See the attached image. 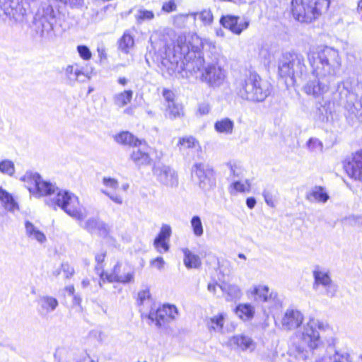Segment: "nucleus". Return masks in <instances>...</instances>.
Wrapping results in <instances>:
<instances>
[{
	"mask_svg": "<svg viewBox=\"0 0 362 362\" xmlns=\"http://www.w3.org/2000/svg\"><path fill=\"white\" fill-rule=\"evenodd\" d=\"M0 171L8 175H12L15 172L13 163L8 160L1 161L0 163Z\"/></svg>",
	"mask_w": 362,
	"mask_h": 362,
	"instance_id": "49530a36",
	"label": "nucleus"
},
{
	"mask_svg": "<svg viewBox=\"0 0 362 362\" xmlns=\"http://www.w3.org/2000/svg\"><path fill=\"white\" fill-rule=\"evenodd\" d=\"M54 18L52 6L47 5L38 9L35 16V23H50Z\"/></svg>",
	"mask_w": 362,
	"mask_h": 362,
	"instance_id": "bb28decb",
	"label": "nucleus"
},
{
	"mask_svg": "<svg viewBox=\"0 0 362 362\" xmlns=\"http://www.w3.org/2000/svg\"><path fill=\"white\" fill-rule=\"evenodd\" d=\"M84 0H66L65 4H68L71 7H77L82 6Z\"/></svg>",
	"mask_w": 362,
	"mask_h": 362,
	"instance_id": "338daca9",
	"label": "nucleus"
},
{
	"mask_svg": "<svg viewBox=\"0 0 362 362\" xmlns=\"http://www.w3.org/2000/svg\"><path fill=\"white\" fill-rule=\"evenodd\" d=\"M27 8L19 0H0V18L4 21L23 22Z\"/></svg>",
	"mask_w": 362,
	"mask_h": 362,
	"instance_id": "1a4fd4ad",
	"label": "nucleus"
},
{
	"mask_svg": "<svg viewBox=\"0 0 362 362\" xmlns=\"http://www.w3.org/2000/svg\"><path fill=\"white\" fill-rule=\"evenodd\" d=\"M325 325L323 322L315 318H310L303 331L298 333L300 344L296 347L297 351L303 354L305 357L307 349L313 350L317 349L321 343L320 334L317 330L324 329Z\"/></svg>",
	"mask_w": 362,
	"mask_h": 362,
	"instance_id": "39448f33",
	"label": "nucleus"
},
{
	"mask_svg": "<svg viewBox=\"0 0 362 362\" xmlns=\"http://www.w3.org/2000/svg\"><path fill=\"white\" fill-rule=\"evenodd\" d=\"M81 227L90 233H97L98 235L106 237L110 232V227L99 218H90L83 223Z\"/></svg>",
	"mask_w": 362,
	"mask_h": 362,
	"instance_id": "a211bd4d",
	"label": "nucleus"
},
{
	"mask_svg": "<svg viewBox=\"0 0 362 362\" xmlns=\"http://www.w3.org/2000/svg\"><path fill=\"white\" fill-rule=\"evenodd\" d=\"M177 146L180 152H185L188 149H199L200 146L199 141L193 136H184L179 138Z\"/></svg>",
	"mask_w": 362,
	"mask_h": 362,
	"instance_id": "7c9ffc66",
	"label": "nucleus"
},
{
	"mask_svg": "<svg viewBox=\"0 0 362 362\" xmlns=\"http://www.w3.org/2000/svg\"><path fill=\"white\" fill-rule=\"evenodd\" d=\"M165 117L175 119L176 118L182 117L184 115L183 107L181 104L177 103H173L166 104Z\"/></svg>",
	"mask_w": 362,
	"mask_h": 362,
	"instance_id": "c9c22d12",
	"label": "nucleus"
},
{
	"mask_svg": "<svg viewBox=\"0 0 362 362\" xmlns=\"http://www.w3.org/2000/svg\"><path fill=\"white\" fill-rule=\"evenodd\" d=\"M171 228L168 225H163L161 227L160 231L158 235L156 238V243L160 240H167L170 238L171 235Z\"/></svg>",
	"mask_w": 362,
	"mask_h": 362,
	"instance_id": "de8ad7c7",
	"label": "nucleus"
},
{
	"mask_svg": "<svg viewBox=\"0 0 362 362\" xmlns=\"http://www.w3.org/2000/svg\"><path fill=\"white\" fill-rule=\"evenodd\" d=\"M333 81L326 77L315 73L313 69L309 79L303 86L304 92L314 98H320L327 93L330 87V84Z\"/></svg>",
	"mask_w": 362,
	"mask_h": 362,
	"instance_id": "9d476101",
	"label": "nucleus"
},
{
	"mask_svg": "<svg viewBox=\"0 0 362 362\" xmlns=\"http://www.w3.org/2000/svg\"><path fill=\"white\" fill-rule=\"evenodd\" d=\"M0 202L5 209L9 211L13 212L19 209L18 204L12 195L1 187H0Z\"/></svg>",
	"mask_w": 362,
	"mask_h": 362,
	"instance_id": "a878e982",
	"label": "nucleus"
},
{
	"mask_svg": "<svg viewBox=\"0 0 362 362\" xmlns=\"http://www.w3.org/2000/svg\"><path fill=\"white\" fill-rule=\"evenodd\" d=\"M131 158L138 165H148L151 162L149 155L140 149L134 151L131 154Z\"/></svg>",
	"mask_w": 362,
	"mask_h": 362,
	"instance_id": "a19ab883",
	"label": "nucleus"
},
{
	"mask_svg": "<svg viewBox=\"0 0 362 362\" xmlns=\"http://www.w3.org/2000/svg\"><path fill=\"white\" fill-rule=\"evenodd\" d=\"M235 313L241 319L247 320L253 317L255 309L250 304H240L236 308Z\"/></svg>",
	"mask_w": 362,
	"mask_h": 362,
	"instance_id": "58836bf2",
	"label": "nucleus"
},
{
	"mask_svg": "<svg viewBox=\"0 0 362 362\" xmlns=\"http://www.w3.org/2000/svg\"><path fill=\"white\" fill-rule=\"evenodd\" d=\"M192 175L202 191L209 192L216 187L215 173L208 165L202 163L194 164L192 167Z\"/></svg>",
	"mask_w": 362,
	"mask_h": 362,
	"instance_id": "6e6552de",
	"label": "nucleus"
},
{
	"mask_svg": "<svg viewBox=\"0 0 362 362\" xmlns=\"http://www.w3.org/2000/svg\"><path fill=\"white\" fill-rule=\"evenodd\" d=\"M61 269L66 279H71L75 273L74 268L68 262H62Z\"/></svg>",
	"mask_w": 362,
	"mask_h": 362,
	"instance_id": "3c124183",
	"label": "nucleus"
},
{
	"mask_svg": "<svg viewBox=\"0 0 362 362\" xmlns=\"http://www.w3.org/2000/svg\"><path fill=\"white\" fill-rule=\"evenodd\" d=\"M305 198L310 202H317L325 203L327 202L329 197L324 190L323 187L315 186L306 194Z\"/></svg>",
	"mask_w": 362,
	"mask_h": 362,
	"instance_id": "b1692460",
	"label": "nucleus"
},
{
	"mask_svg": "<svg viewBox=\"0 0 362 362\" xmlns=\"http://www.w3.org/2000/svg\"><path fill=\"white\" fill-rule=\"evenodd\" d=\"M262 195L264 197V201L268 206L270 207H275V204L273 200L272 194L267 189H264L262 192Z\"/></svg>",
	"mask_w": 362,
	"mask_h": 362,
	"instance_id": "13d9d810",
	"label": "nucleus"
},
{
	"mask_svg": "<svg viewBox=\"0 0 362 362\" xmlns=\"http://www.w3.org/2000/svg\"><path fill=\"white\" fill-rule=\"evenodd\" d=\"M164 264V259L161 257H158L157 258L151 261V265L154 267H156L160 270L163 268Z\"/></svg>",
	"mask_w": 362,
	"mask_h": 362,
	"instance_id": "69168bd1",
	"label": "nucleus"
},
{
	"mask_svg": "<svg viewBox=\"0 0 362 362\" xmlns=\"http://www.w3.org/2000/svg\"><path fill=\"white\" fill-rule=\"evenodd\" d=\"M182 252L184 253V264L188 269L199 268L202 262L199 257L192 253L189 249L183 248Z\"/></svg>",
	"mask_w": 362,
	"mask_h": 362,
	"instance_id": "473e14b6",
	"label": "nucleus"
},
{
	"mask_svg": "<svg viewBox=\"0 0 362 362\" xmlns=\"http://www.w3.org/2000/svg\"><path fill=\"white\" fill-rule=\"evenodd\" d=\"M179 18L180 21H200L203 23H212L214 20V16L210 9H204L197 13L181 14Z\"/></svg>",
	"mask_w": 362,
	"mask_h": 362,
	"instance_id": "5701e85b",
	"label": "nucleus"
},
{
	"mask_svg": "<svg viewBox=\"0 0 362 362\" xmlns=\"http://www.w3.org/2000/svg\"><path fill=\"white\" fill-rule=\"evenodd\" d=\"M163 96L166 102V104L175 103V100H174L175 94L172 90H168V89H163Z\"/></svg>",
	"mask_w": 362,
	"mask_h": 362,
	"instance_id": "052dcab7",
	"label": "nucleus"
},
{
	"mask_svg": "<svg viewBox=\"0 0 362 362\" xmlns=\"http://www.w3.org/2000/svg\"><path fill=\"white\" fill-rule=\"evenodd\" d=\"M233 187L234 189H235L237 192H249L250 189V183L249 182L248 180H245V182L235 181L233 183Z\"/></svg>",
	"mask_w": 362,
	"mask_h": 362,
	"instance_id": "8fccbe9b",
	"label": "nucleus"
},
{
	"mask_svg": "<svg viewBox=\"0 0 362 362\" xmlns=\"http://www.w3.org/2000/svg\"><path fill=\"white\" fill-rule=\"evenodd\" d=\"M276 52V47L265 44L261 47L259 56L263 60L264 64L269 65L274 59Z\"/></svg>",
	"mask_w": 362,
	"mask_h": 362,
	"instance_id": "c756f323",
	"label": "nucleus"
},
{
	"mask_svg": "<svg viewBox=\"0 0 362 362\" xmlns=\"http://www.w3.org/2000/svg\"><path fill=\"white\" fill-rule=\"evenodd\" d=\"M320 362H352L350 354L345 351H338L329 347Z\"/></svg>",
	"mask_w": 362,
	"mask_h": 362,
	"instance_id": "412c9836",
	"label": "nucleus"
},
{
	"mask_svg": "<svg viewBox=\"0 0 362 362\" xmlns=\"http://www.w3.org/2000/svg\"><path fill=\"white\" fill-rule=\"evenodd\" d=\"M37 311L41 315H47L56 310L59 306L58 300L49 295L40 296L37 299Z\"/></svg>",
	"mask_w": 362,
	"mask_h": 362,
	"instance_id": "6ab92c4d",
	"label": "nucleus"
},
{
	"mask_svg": "<svg viewBox=\"0 0 362 362\" xmlns=\"http://www.w3.org/2000/svg\"><path fill=\"white\" fill-rule=\"evenodd\" d=\"M153 244L159 252H168L169 250V245L166 240H160L156 243V240H154Z\"/></svg>",
	"mask_w": 362,
	"mask_h": 362,
	"instance_id": "4d7b16f0",
	"label": "nucleus"
},
{
	"mask_svg": "<svg viewBox=\"0 0 362 362\" xmlns=\"http://www.w3.org/2000/svg\"><path fill=\"white\" fill-rule=\"evenodd\" d=\"M178 315L177 308L173 305H163L159 308H151L148 318L158 327L175 319Z\"/></svg>",
	"mask_w": 362,
	"mask_h": 362,
	"instance_id": "f8f14e48",
	"label": "nucleus"
},
{
	"mask_svg": "<svg viewBox=\"0 0 362 362\" xmlns=\"http://www.w3.org/2000/svg\"><path fill=\"white\" fill-rule=\"evenodd\" d=\"M30 183L28 189L30 193L37 197L46 196V204L54 208L60 207L68 215L81 222L86 217L87 214L78 207V198L68 191L57 187L50 182L45 181L37 173H26L22 178Z\"/></svg>",
	"mask_w": 362,
	"mask_h": 362,
	"instance_id": "f03ea898",
	"label": "nucleus"
},
{
	"mask_svg": "<svg viewBox=\"0 0 362 362\" xmlns=\"http://www.w3.org/2000/svg\"><path fill=\"white\" fill-rule=\"evenodd\" d=\"M222 57L221 48L214 42L187 33L179 35L172 45L165 47L162 64L169 71L196 73L206 62L201 79L210 87L218 88L226 78V71L219 64Z\"/></svg>",
	"mask_w": 362,
	"mask_h": 362,
	"instance_id": "f257e3e1",
	"label": "nucleus"
},
{
	"mask_svg": "<svg viewBox=\"0 0 362 362\" xmlns=\"http://www.w3.org/2000/svg\"><path fill=\"white\" fill-rule=\"evenodd\" d=\"M101 192L105 194L106 196H107L112 202H114L115 203L117 204H122V198L118 195V194H110V192H108L106 190H103L102 189Z\"/></svg>",
	"mask_w": 362,
	"mask_h": 362,
	"instance_id": "e2e57ef3",
	"label": "nucleus"
},
{
	"mask_svg": "<svg viewBox=\"0 0 362 362\" xmlns=\"http://www.w3.org/2000/svg\"><path fill=\"white\" fill-rule=\"evenodd\" d=\"M152 172L160 185L168 188H175L178 186L177 173L171 167L163 164L154 165Z\"/></svg>",
	"mask_w": 362,
	"mask_h": 362,
	"instance_id": "4468645a",
	"label": "nucleus"
},
{
	"mask_svg": "<svg viewBox=\"0 0 362 362\" xmlns=\"http://www.w3.org/2000/svg\"><path fill=\"white\" fill-rule=\"evenodd\" d=\"M303 314L295 309H287L281 319V325L284 329L293 330L303 323Z\"/></svg>",
	"mask_w": 362,
	"mask_h": 362,
	"instance_id": "dca6fc26",
	"label": "nucleus"
},
{
	"mask_svg": "<svg viewBox=\"0 0 362 362\" xmlns=\"http://www.w3.org/2000/svg\"><path fill=\"white\" fill-rule=\"evenodd\" d=\"M249 24H221L222 28L216 29V35L220 37L227 36L228 33L239 35L247 28Z\"/></svg>",
	"mask_w": 362,
	"mask_h": 362,
	"instance_id": "393cba45",
	"label": "nucleus"
},
{
	"mask_svg": "<svg viewBox=\"0 0 362 362\" xmlns=\"http://www.w3.org/2000/svg\"><path fill=\"white\" fill-rule=\"evenodd\" d=\"M133 91L131 90H124L114 96V103L119 107H124L132 100Z\"/></svg>",
	"mask_w": 362,
	"mask_h": 362,
	"instance_id": "ea45409f",
	"label": "nucleus"
},
{
	"mask_svg": "<svg viewBox=\"0 0 362 362\" xmlns=\"http://www.w3.org/2000/svg\"><path fill=\"white\" fill-rule=\"evenodd\" d=\"M211 110V105L209 103L203 102L199 104L198 109H197V113L199 114V115H206L209 113Z\"/></svg>",
	"mask_w": 362,
	"mask_h": 362,
	"instance_id": "6e6d98bb",
	"label": "nucleus"
},
{
	"mask_svg": "<svg viewBox=\"0 0 362 362\" xmlns=\"http://www.w3.org/2000/svg\"><path fill=\"white\" fill-rule=\"evenodd\" d=\"M176 4L174 0H170L167 2H165L163 4L162 10L166 13H170L175 11L176 9Z\"/></svg>",
	"mask_w": 362,
	"mask_h": 362,
	"instance_id": "bf43d9fd",
	"label": "nucleus"
},
{
	"mask_svg": "<svg viewBox=\"0 0 362 362\" xmlns=\"http://www.w3.org/2000/svg\"><path fill=\"white\" fill-rule=\"evenodd\" d=\"M309 62L315 73L325 76L334 81L340 71L341 60L337 50L329 47H324L317 52H310L308 54Z\"/></svg>",
	"mask_w": 362,
	"mask_h": 362,
	"instance_id": "20e7f679",
	"label": "nucleus"
},
{
	"mask_svg": "<svg viewBox=\"0 0 362 362\" xmlns=\"http://www.w3.org/2000/svg\"><path fill=\"white\" fill-rule=\"evenodd\" d=\"M246 204L249 209H253L256 204V200L253 197L247 198L246 200Z\"/></svg>",
	"mask_w": 362,
	"mask_h": 362,
	"instance_id": "774afa93",
	"label": "nucleus"
},
{
	"mask_svg": "<svg viewBox=\"0 0 362 362\" xmlns=\"http://www.w3.org/2000/svg\"><path fill=\"white\" fill-rule=\"evenodd\" d=\"M325 288H326V294L329 297H334L337 291V286L332 281Z\"/></svg>",
	"mask_w": 362,
	"mask_h": 362,
	"instance_id": "0e129e2a",
	"label": "nucleus"
},
{
	"mask_svg": "<svg viewBox=\"0 0 362 362\" xmlns=\"http://www.w3.org/2000/svg\"><path fill=\"white\" fill-rule=\"evenodd\" d=\"M307 146L311 151H322V144L316 138H310L307 142Z\"/></svg>",
	"mask_w": 362,
	"mask_h": 362,
	"instance_id": "09e8293b",
	"label": "nucleus"
},
{
	"mask_svg": "<svg viewBox=\"0 0 362 362\" xmlns=\"http://www.w3.org/2000/svg\"><path fill=\"white\" fill-rule=\"evenodd\" d=\"M230 343L242 350H253L255 346L252 339L245 336H235L230 339Z\"/></svg>",
	"mask_w": 362,
	"mask_h": 362,
	"instance_id": "2f4dec72",
	"label": "nucleus"
},
{
	"mask_svg": "<svg viewBox=\"0 0 362 362\" xmlns=\"http://www.w3.org/2000/svg\"><path fill=\"white\" fill-rule=\"evenodd\" d=\"M121 263L117 262L114 267L112 272L107 275V279L110 282H119L122 284L133 283L134 281V272H127L124 274H120Z\"/></svg>",
	"mask_w": 362,
	"mask_h": 362,
	"instance_id": "aec40b11",
	"label": "nucleus"
},
{
	"mask_svg": "<svg viewBox=\"0 0 362 362\" xmlns=\"http://www.w3.org/2000/svg\"><path fill=\"white\" fill-rule=\"evenodd\" d=\"M240 20V17L234 15L222 16L219 20V23H237Z\"/></svg>",
	"mask_w": 362,
	"mask_h": 362,
	"instance_id": "680f3d73",
	"label": "nucleus"
},
{
	"mask_svg": "<svg viewBox=\"0 0 362 362\" xmlns=\"http://www.w3.org/2000/svg\"><path fill=\"white\" fill-rule=\"evenodd\" d=\"M313 276L315 279L313 288L315 289L317 288L318 285H322L325 287L332 281L328 273L321 271L318 269H316L313 271Z\"/></svg>",
	"mask_w": 362,
	"mask_h": 362,
	"instance_id": "e433bc0d",
	"label": "nucleus"
},
{
	"mask_svg": "<svg viewBox=\"0 0 362 362\" xmlns=\"http://www.w3.org/2000/svg\"><path fill=\"white\" fill-rule=\"evenodd\" d=\"M77 50H78V52L80 57L82 59H83L85 60H88V59H90L91 52L88 47H86L85 45H78L77 47Z\"/></svg>",
	"mask_w": 362,
	"mask_h": 362,
	"instance_id": "864d4df0",
	"label": "nucleus"
},
{
	"mask_svg": "<svg viewBox=\"0 0 362 362\" xmlns=\"http://www.w3.org/2000/svg\"><path fill=\"white\" fill-rule=\"evenodd\" d=\"M118 43L119 49L124 53L127 54L129 49L133 47L134 42L133 37L130 35L124 33Z\"/></svg>",
	"mask_w": 362,
	"mask_h": 362,
	"instance_id": "37998d69",
	"label": "nucleus"
},
{
	"mask_svg": "<svg viewBox=\"0 0 362 362\" xmlns=\"http://www.w3.org/2000/svg\"><path fill=\"white\" fill-rule=\"evenodd\" d=\"M252 293L255 296V300L267 303L270 307L278 308L281 301L278 293L271 291L267 286L257 285L254 286Z\"/></svg>",
	"mask_w": 362,
	"mask_h": 362,
	"instance_id": "2eb2a0df",
	"label": "nucleus"
},
{
	"mask_svg": "<svg viewBox=\"0 0 362 362\" xmlns=\"http://www.w3.org/2000/svg\"><path fill=\"white\" fill-rule=\"evenodd\" d=\"M151 300V294L148 289L141 291L138 293L137 302L139 305H143L146 301Z\"/></svg>",
	"mask_w": 362,
	"mask_h": 362,
	"instance_id": "603ef678",
	"label": "nucleus"
},
{
	"mask_svg": "<svg viewBox=\"0 0 362 362\" xmlns=\"http://www.w3.org/2000/svg\"><path fill=\"white\" fill-rule=\"evenodd\" d=\"M339 93L340 99L344 104V107L349 113V117L351 119L356 118L359 122H362V103L357 100V96L352 92H350L344 85H339Z\"/></svg>",
	"mask_w": 362,
	"mask_h": 362,
	"instance_id": "9b49d317",
	"label": "nucleus"
},
{
	"mask_svg": "<svg viewBox=\"0 0 362 362\" xmlns=\"http://www.w3.org/2000/svg\"><path fill=\"white\" fill-rule=\"evenodd\" d=\"M225 315L221 313L216 316L209 318L206 325L209 330L221 332L223 327Z\"/></svg>",
	"mask_w": 362,
	"mask_h": 362,
	"instance_id": "4c0bfd02",
	"label": "nucleus"
},
{
	"mask_svg": "<svg viewBox=\"0 0 362 362\" xmlns=\"http://www.w3.org/2000/svg\"><path fill=\"white\" fill-rule=\"evenodd\" d=\"M305 70L304 58L300 54L286 52L279 60L278 73L282 78H291L295 81L296 77H301Z\"/></svg>",
	"mask_w": 362,
	"mask_h": 362,
	"instance_id": "423d86ee",
	"label": "nucleus"
},
{
	"mask_svg": "<svg viewBox=\"0 0 362 362\" xmlns=\"http://www.w3.org/2000/svg\"><path fill=\"white\" fill-rule=\"evenodd\" d=\"M25 228L28 238L35 240L40 243H43L46 241L45 234L38 230L30 221H26L25 222Z\"/></svg>",
	"mask_w": 362,
	"mask_h": 362,
	"instance_id": "c85d7f7f",
	"label": "nucleus"
},
{
	"mask_svg": "<svg viewBox=\"0 0 362 362\" xmlns=\"http://www.w3.org/2000/svg\"><path fill=\"white\" fill-rule=\"evenodd\" d=\"M115 141L120 144L137 146L141 141L128 132H123L115 136Z\"/></svg>",
	"mask_w": 362,
	"mask_h": 362,
	"instance_id": "72a5a7b5",
	"label": "nucleus"
},
{
	"mask_svg": "<svg viewBox=\"0 0 362 362\" xmlns=\"http://www.w3.org/2000/svg\"><path fill=\"white\" fill-rule=\"evenodd\" d=\"M191 227L195 236L200 237L204 233L201 218L199 216H194L190 221Z\"/></svg>",
	"mask_w": 362,
	"mask_h": 362,
	"instance_id": "a18cd8bd",
	"label": "nucleus"
},
{
	"mask_svg": "<svg viewBox=\"0 0 362 362\" xmlns=\"http://www.w3.org/2000/svg\"><path fill=\"white\" fill-rule=\"evenodd\" d=\"M329 112L325 106L319 107L315 113V120L319 124H324L328 122Z\"/></svg>",
	"mask_w": 362,
	"mask_h": 362,
	"instance_id": "c03bdc74",
	"label": "nucleus"
},
{
	"mask_svg": "<svg viewBox=\"0 0 362 362\" xmlns=\"http://www.w3.org/2000/svg\"><path fill=\"white\" fill-rule=\"evenodd\" d=\"M235 91L241 99L262 103L271 94V84L255 71H247L235 82Z\"/></svg>",
	"mask_w": 362,
	"mask_h": 362,
	"instance_id": "7ed1b4c3",
	"label": "nucleus"
},
{
	"mask_svg": "<svg viewBox=\"0 0 362 362\" xmlns=\"http://www.w3.org/2000/svg\"><path fill=\"white\" fill-rule=\"evenodd\" d=\"M219 287L227 295L226 300L228 301L239 299L242 295L241 290L237 285L223 283Z\"/></svg>",
	"mask_w": 362,
	"mask_h": 362,
	"instance_id": "cd10ccee",
	"label": "nucleus"
},
{
	"mask_svg": "<svg viewBox=\"0 0 362 362\" xmlns=\"http://www.w3.org/2000/svg\"><path fill=\"white\" fill-rule=\"evenodd\" d=\"M134 12L135 18L139 21H151L154 18V13L152 11H148L144 8H139L136 10L132 9L128 13H130L133 11Z\"/></svg>",
	"mask_w": 362,
	"mask_h": 362,
	"instance_id": "79ce46f5",
	"label": "nucleus"
},
{
	"mask_svg": "<svg viewBox=\"0 0 362 362\" xmlns=\"http://www.w3.org/2000/svg\"><path fill=\"white\" fill-rule=\"evenodd\" d=\"M103 183L107 187L111 188L112 189H116L119 187V182L116 179L111 177H103Z\"/></svg>",
	"mask_w": 362,
	"mask_h": 362,
	"instance_id": "5fc2aeb1",
	"label": "nucleus"
},
{
	"mask_svg": "<svg viewBox=\"0 0 362 362\" xmlns=\"http://www.w3.org/2000/svg\"><path fill=\"white\" fill-rule=\"evenodd\" d=\"M329 6V0H292V13L298 21H305L303 18L309 15L315 16L322 8L327 9Z\"/></svg>",
	"mask_w": 362,
	"mask_h": 362,
	"instance_id": "0eeeda50",
	"label": "nucleus"
},
{
	"mask_svg": "<svg viewBox=\"0 0 362 362\" xmlns=\"http://www.w3.org/2000/svg\"><path fill=\"white\" fill-rule=\"evenodd\" d=\"M234 122L229 118L218 120L214 124L215 130L221 134H230L233 133Z\"/></svg>",
	"mask_w": 362,
	"mask_h": 362,
	"instance_id": "f704fd0d",
	"label": "nucleus"
},
{
	"mask_svg": "<svg viewBox=\"0 0 362 362\" xmlns=\"http://www.w3.org/2000/svg\"><path fill=\"white\" fill-rule=\"evenodd\" d=\"M30 28L33 38L40 42L52 40L64 31L62 24H32Z\"/></svg>",
	"mask_w": 362,
	"mask_h": 362,
	"instance_id": "ddd939ff",
	"label": "nucleus"
},
{
	"mask_svg": "<svg viewBox=\"0 0 362 362\" xmlns=\"http://www.w3.org/2000/svg\"><path fill=\"white\" fill-rule=\"evenodd\" d=\"M64 73L71 83L76 81L85 82L87 79H89V77L84 74L82 69L77 64L68 65L64 69Z\"/></svg>",
	"mask_w": 362,
	"mask_h": 362,
	"instance_id": "4be33fe9",
	"label": "nucleus"
},
{
	"mask_svg": "<svg viewBox=\"0 0 362 362\" xmlns=\"http://www.w3.org/2000/svg\"><path fill=\"white\" fill-rule=\"evenodd\" d=\"M344 168L350 177L362 181V149L353 156Z\"/></svg>",
	"mask_w": 362,
	"mask_h": 362,
	"instance_id": "f3484780",
	"label": "nucleus"
}]
</instances>
